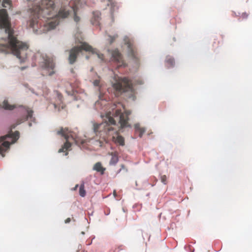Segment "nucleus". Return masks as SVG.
Returning <instances> with one entry per match:
<instances>
[{"label": "nucleus", "instance_id": "6", "mask_svg": "<svg viewBox=\"0 0 252 252\" xmlns=\"http://www.w3.org/2000/svg\"><path fill=\"white\" fill-rule=\"evenodd\" d=\"M19 138V132L10 131L7 134L0 137V155L4 157V153L9 148L11 144H14Z\"/></svg>", "mask_w": 252, "mask_h": 252}, {"label": "nucleus", "instance_id": "14", "mask_svg": "<svg viewBox=\"0 0 252 252\" xmlns=\"http://www.w3.org/2000/svg\"><path fill=\"white\" fill-rule=\"evenodd\" d=\"M106 35H107V37L108 38L106 39V40L107 41V43L106 44V46H107V44H111L114 41V40L118 37V35L117 33H115L114 35H112L109 34H107V33L105 32Z\"/></svg>", "mask_w": 252, "mask_h": 252}, {"label": "nucleus", "instance_id": "10", "mask_svg": "<svg viewBox=\"0 0 252 252\" xmlns=\"http://www.w3.org/2000/svg\"><path fill=\"white\" fill-rule=\"evenodd\" d=\"M107 51L110 57V62H114L117 63L118 67L125 66L122 55L117 50H111L107 49Z\"/></svg>", "mask_w": 252, "mask_h": 252}, {"label": "nucleus", "instance_id": "5", "mask_svg": "<svg viewBox=\"0 0 252 252\" xmlns=\"http://www.w3.org/2000/svg\"><path fill=\"white\" fill-rule=\"evenodd\" d=\"M82 50L90 52L93 54H95L100 61H104L103 54L99 53L96 49L93 48L92 46L84 42L82 43L79 46L74 47L70 51L68 58L70 63L72 64L75 62L77 55L82 53Z\"/></svg>", "mask_w": 252, "mask_h": 252}, {"label": "nucleus", "instance_id": "7", "mask_svg": "<svg viewBox=\"0 0 252 252\" xmlns=\"http://www.w3.org/2000/svg\"><path fill=\"white\" fill-rule=\"evenodd\" d=\"M35 57H40L39 61L40 66L49 76H52L54 74L55 64L52 59L48 57L46 54L40 55L39 53L37 54Z\"/></svg>", "mask_w": 252, "mask_h": 252}, {"label": "nucleus", "instance_id": "23", "mask_svg": "<svg viewBox=\"0 0 252 252\" xmlns=\"http://www.w3.org/2000/svg\"><path fill=\"white\" fill-rule=\"evenodd\" d=\"M161 181L164 185L166 184V177L165 176H162L161 178Z\"/></svg>", "mask_w": 252, "mask_h": 252}, {"label": "nucleus", "instance_id": "29", "mask_svg": "<svg viewBox=\"0 0 252 252\" xmlns=\"http://www.w3.org/2000/svg\"><path fill=\"white\" fill-rule=\"evenodd\" d=\"M27 68V66H23V67H21V70H24L25 69H26Z\"/></svg>", "mask_w": 252, "mask_h": 252}, {"label": "nucleus", "instance_id": "9", "mask_svg": "<svg viewBox=\"0 0 252 252\" xmlns=\"http://www.w3.org/2000/svg\"><path fill=\"white\" fill-rule=\"evenodd\" d=\"M19 112L22 115V118L18 120L15 126H13L12 128H14L16 126L23 123L25 121H33L34 118L32 117L33 111L32 110L27 109L22 106L19 108Z\"/></svg>", "mask_w": 252, "mask_h": 252}, {"label": "nucleus", "instance_id": "19", "mask_svg": "<svg viewBox=\"0 0 252 252\" xmlns=\"http://www.w3.org/2000/svg\"><path fill=\"white\" fill-rule=\"evenodd\" d=\"M5 110H13L15 108V106L13 105L10 104L7 100H4L3 102V105L2 107Z\"/></svg>", "mask_w": 252, "mask_h": 252}, {"label": "nucleus", "instance_id": "22", "mask_svg": "<svg viewBox=\"0 0 252 252\" xmlns=\"http://www.w3.org/2000/svg\"><path fill=\"white\" fill-rule=\"evenodd\" d=\"M53 105H54V108H55V109H57V108H58V111H60V110H61V109H60V108H61V109H63V107H64V106H63V104L59 105L58 106V104H56V103H54V104H53Z\"/></svg>", "mask_w": 252, "mask_h": 252}, {"label": "nucleus", "instance_id": "32", "mask_svg": "<svg viewBox=\"0 0 252 252\" xmlns=\"http://www.w3.org/2000/svg\"><path fill=\"white\" fill-rule=\"evenodd\" d=\"M75 38H78V35H75Z\"/></svg>", "mask_w": 252, "mask_h": 252}, {"label": "nucleus", "instance_id": "30", "mask_svg": "<svg viewBox=\"0 0 252 252\" xmlns=\"http://www.w3.org/2000/svg\"><path fill=\"white\" fill-rule=\"evenodd\" d=\"M32 126V123L31 122H30V123H29V126Z\"/></svg>", "mask_w": 252, "mask_h": 252}, {"label": "nucleus", "instance_id": "34", "mask_svg": "<svg viewBox=\"0 0 252 252\" xmlns=\"http://www.w3.org/2000/svg\"><path fill=\"white\" fill-rule=\"evenodd\" d=\"M86 59H87V60H88V59H89V57L87 56L86 57Z\"/></svg>", "mask_w": 252, "mask_h": 252}, {"label": "nucleus", "instance_id": "24", "mask_svg": "<svg viewBox=\"0 0 252 252\" xmlns=\"http://www.w3.org/2000/svg\"><path fill=\"white\" fill-rule=\"evenodd\" d=\"M95 144L97 145H98L100 147H101L102 146V143L100 140H96L95 141Z\"/></svg>", "mask_w": 252, "mask_h": 252}, {"label": "nucleus", "instance_id": "17", "mask_svg": "<svg viewBox=\"0 0 252 252\" xmlns=\"http://www.w3.org/2000/svg\"><path fill=\"white\" fill-rule=\"evenodd\" d=\"M165 62L168 68L173 67L175 63L174 59L170 56L166 57Z\"/></svg>", "mask_w": 252, "mask_h": 252}, {"label": "nucleus", "instance_id": "36", "mask_svg": "<svg viewBox=\"0 0 252 252\" xmlns=\"http://www.w3.org/2000/svg\"><path fill=\"white\" fill-rule=\"evenodd\" d=\"M121 170H122V169H120L119 170L118 173H120V172H121Z\"/></svg>", "mask_w": 252, "mask_h": 252}, {"label": "nucleus", "instance_id": "21", "mask_svg": "<svg viewBox=\"0 0 252 252\" xmlns=\"http://www.w3.org/2000/svg\"><path fill=\"white\" fill-rule=\"evenodd\" d=\"M118 158L116 155H112L111 159L109 162V164L111 165H115L118 161Z\"/></svg>", "mask_w": 252, "mask_h": 252}, {"label": "nucleus", "instance_id": "16", "mask_svg": "<svg viewBox=\"0 0 252 252\" xmlns=\"http://www.w3.org/2000/svg\"><path fill=\"white\" fill-rule=\"evenodd\" d=\"M116 137L113 136V141L116 143L119 144L120 145L123 146L124 145V138L120 135L116 134Z\"/></svg>", "mask_w": 252, "mask_h": 252}, {"label": "nucleus", "instance_id": "39", "mask_svg": "<svg viewBox=\"0 0 252 252\" xmlns=\"http://www.w3.org/2000/svg\"><path fill=\"white\" fill-rule=\"evenodd\" d=\"M116 193L115 191H114V194H115Z\"/></svg>", "mask_w": 252, "mask_h": 252}, {"label": "nucleus", "instance_id": "20", "mask_svg": "<svg viewBox=\"0 0 252 252\" xmlns=\"http://www.w3.org/2000/svg\"><path fill=\"white\" fill-rule=\"evenodd\" d=\"M79 195L81 197H84L86 195V191L85 190L84 183L83 182L79 188Z\"/></svg>", "mask_w": 252, "mask_h": 252}, {"label": "nucleus", "instance_id": "8", "mask_svg": "<svg viewBox=\"0 0 252 252\" xmlns=\"http://www.w3.org/2000/svg\"><path fill=\"white\" fill-rule=\"evenodd\" d=\"M57 134L61 135L66 139V142L64 144L62 148L59 149V153L64 152L65 150H67L71 146V144L68 141L70 138L73 139L76 144L80 142L82 144H84L85 141L84 140H81L78 138H74L72 134L70 133V131L67 129H62L57 131Z\"/></svg>", "mask_w": 252, "mask_h": 252}, {"label": "nucleus", "instance_id": "11", "mask_svg": "<svg viewBox=\"0 0 252 252\" xmlns=\"http://www.w3.org/2000/svg\"><path fill=\"white\" fill-rule=\"evenodd\" d=\"M123 41L126 46V48L127 49L128 56L133 59H135L136 58V57L134 53L133 48L132 47V45L128 37L125 36L123 38Z\"/></svg>", "mask_w": 252, "mask_h": 252}, {"label": "nucleus", "instance_id": "25", "mask_svg": "<svg viewBox=\"0 0 252 252\" xmlns=\"http://www.w3.org/2000/svg\"><path fill=\"white\" fill-rule=\"evenodd\" d=\"M248 16V15H247V14L246 13H243L242 14V17L243 18H247Z\"/></svg>", "mask_w": 252, "mask_h": 252}, {"label": "nucleus", "instance_id": "27", "mask_svg": "<svg viewBox=\"0 0 252 252\" xmlns=\"http://www.w3.org/2000/svg\"><path fill=\"white\" fill-rule=\"evenodd\" d=\"M70 221V218H67V219L65 220V223H69Z\"/></svg>", "mask_w": 252, "mask_h": 252}, {"label": "nucleus", "instance_id": "31", "mask_svg": "<svg viewBox=\"0 0 252 252\" xmlns=\"http://www.w3.org/2000/svg\"><path fill=\"white\" fill-rule=\"evenodd\" d=\"M78 187V185H76L74 188V189H77Z\"/></svg>", "mask_w": 252, "mask_h": 252}, {"label": "nucleus", "instance_id": "33", "mask_svg": "<svg viewBox=\"0 0 252 252\" xmlns=\"http://www.w3.org/2000/svg\"><path fill=\"white\" fill-rule=\"evenodd\" d=\"M68 155V153L67 152H66L64 154L65 156H67Z\"/></svg>", "mask_w": 252, "mask_h": 252}, {"label": "nucleus", "instance_id": "12", "mask_svg": "<svg viewBox=\"0 0 252 252\" xmlns=\"http://www.w3.org/2000/svg\"><path fill=\"white\" fill-rule=\"evenodd\" d=\"M100 20V13L99 11H94L93 13V17L91 23L94 25H98Z\"/></svg>", "mask_w": 252, "mask_h": 252}, {"label": "nucleus", "instance_id": "1", "mask_svg": "<svg viewBox=\"0 0 252 252\" xmlns=\"http://www.w3.org/2000/svg\"><path fill=\"white\" fill-rule=\"evenodd\" d=\"M85 3L83 0H34L25 17L27 27L38 35L54 29L59 23V18L72 14L74 21L78 23L80 18L77 10Z\"/></svg>", "mask_w": 252, "mask_h": 252}, {"label": "nucleus", "instance_id": "4", "mask_svg": "<svg viewBox=\"0 0 252 252\" xmlns=\"http://www.w3.org/2000/svg\"><path fill=\"white\" fill-rule=\"evenodd\" d=\"M113 88L115 91L120 94L123 93H130L128 97L133 100L134 99L133 94L134 89L132 87V83L129 81L126 77H122L118 75L114 74L111 80Z\"/></svg>", "mask_w": 252, "mask_h": 252}, {"label": "nucleus", "instance_id": "38", "mask_svg": "<svg viewBox=\"0 0 252 252\" xmlns=\"http://www.w3.org/2000/svg\"><path fill=\"white\" fill-rule=\"evenodd\" d=\"M93 70V68H92L91 71H92Z\"/></svg>", "mask_w": 252, "mask_h": 252}, {"label": "nucleus", "instance_id": "18", "mask_svg": "<svg viewBox=\"0 0 252 252\" xmlns=\"http://www.w3.org/2000/svg\"><path fill=\"white\" fill-rule=\"evenodd\" d=\"M134 128L135 129V131L139 133V136L140 137L142 136L143 134L145 131V128H141L140 127V125L139 124H136L134 125Z\"/></svg>", "mask_w": 252, "mask_h": 252}, {"label": "nucleus", "instance_id": "28", "mask_svg": "<svg viewBox=\"0 0 252 252\" xmlns=\"http://www.w3.org/2000/svg\"><path fill=\"white\" fill-rule=\"evenodd\" d=\"M57 94L58 95V97L59 100L60 101L61 100V95L58 93H57Z\"/></svg>", "mask_w": 252, "mask_h": 252}, {"label": "nucleus", "instance_id": "3", "mask_svg": "<svg viewBox=\"0 0 252 252\" xmlns=\"http://www.w3.org/2000/svg\"><path fill=\"white\" fill-rule=\"evenodd\" d=\"M106 104L105 99L102 98L100 95L99 96V100L95 102L94 108L100 112V117L103 119V122L99 124L92 122L95 133L100 131L106 134H110V132L114 130V128L111 126H115L117 122L121 128L129 126L127 121L128 115L130 112H122V109H124L122 104L120 102L114 103L112 106L111 110L109 111L106 110Z\"/></svg>", "mask_w": 252, "mask_h": 252}, {"label": "nucleus", "instance_id": "37", "mask_svg": "<svg viewBox=\"0 0 252 252\" xmlns=\"http://www.w3.org/2000/svg\"><path fill=\"white\" fill-rule=\"evenodd\" d=\"M138 83L141 84L142 83V82H138Z\"/></svg>", "mask_w": 252, "mask_h": 252}, {"label": "nucleus", "instance_id": "2", "mask_svg": "<svg viewBox=\"0 0 252 252\" xmlns=\"http://www.w3.org/2000/svg\"><path fill=\"white\" fill-rule=\"evenodd\" d=\"M9 0H0V53L12 54L20 63H25L31 52L28 45L17 40L11 29L6 10L2 7H10Z\"/></svg>", "mask_w": 252, "mask_h": 252}, {"label": "nucleus", "instance_id": "15", "mask_svg": "<svg viewBox=\"0 0 252 252\" xmlns=\"http://www.w3.org/2000/svg\"><path fill=\"white\" fill-rule=\"evenodd\" d=\"M93 170L100 172L101 174H103L105 169L102 167L100 162H98L94 165Z\"/></svg>", "mask_w": 252, "mask_h": 252}, {"label": "nucleus", "instance_id": "35", "mask_svg": "<svg viewBox=\"0 0 252 252\" xmlns=\"http://www.w3.org/2000/svg\"><path fill=\"white\" fill-rule=\"evenodd\" d=\"M124 168V165H122V169Z\"/></svg>", "mask_w": 252, "mask_h": 252}, {"label": "nucleus", "instance_id": "13", "mask_svg": "<svg viewBox=\"0 0 252 252\" xmlns=\"http://www.w3.org/2000/svg\"><path fill=\"white\" fill-rule=\"evenodd\" d=\"M91 81L92 82L93 85L94 87H97L98 88V90L99 92H100V89L103 85V83L101 81L99 76H97L96 75V77L92 79Z\"/></svg>", "mask_w": 252, "mask_h": 252}, {"label": "nucleus", "instance_id": "26", "mask_svg": "<svg viewBox=\"0 0 252 252\" xmlns=\"http://www.w3.org/2000/svg\"><path fill=\"white\" fill-rule=\"evenodd\" d=\"M109 3L111 5V7L114 5V3L111 1V0H108Z\"/></svg>", "mask_w": 252, "mask_h": 252}]
</instances>
